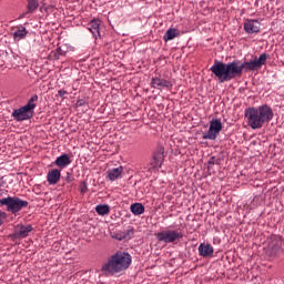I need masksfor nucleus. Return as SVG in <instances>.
Returning a JSON list of instances; mask_svg holds the SVG:
<instances>
[{
  "mask_svg": "<svg viewBox=\"0 0 284 284\" xmlns=\"http://www.w3.org/2000/svg\"><path fill=\"white\" fill-rule=\"evenodd\" d=\"M244 116L251 130H261L265 123L274 119V110L267 104L245 109Z\"/></svg>",
  "mask_w": 284,
  "mask_h": 284,
  "instance_id": "1",
  "label": "nucleus"
},
{
  "mask_svg": "<svg viewBox=\"0 0 284 284\" xmlns=\"http://www.w3.org/2000/svg\"><path fill=\"white\" fill-rule=\"evenodd\" d=\"M132 265V255L128 252L118 251L102 264L101 272L104 276H115L125 272Z\"/></svg>",
  "mask_w": 284,
  "mask_h": 284,
  "instance_id": "2",
  "label": "nucleus"
},
{
  "mask_svg": "<svg viewBox=\"0 0 284 284\" xmlns=\"http://www.w3.org/2000/svg\"><path fill=\"white\" fill-rule=\"evenodd\" d=\"M267 59H270V55H267V53H262L258 58L251 59L250 61H245L241 64H239V61L227 63L229 81H232L234 77H241L243 72L261 70L263 65L267 63Z\"/></svg>",
  "mask_w": 284,
  "mask_h": 284,
  "instance_id": "3",
  "label": "nucleus"
},
{
  "mask_svg": "<svg viewBox=\"0 0 284 284\" xmlns=\"http://www.w3.org/2000/svg\"><path fill=\"white\" fill-rule=\"evenodd\" d=\"M28 205V201L21 200L18 196H8L0 200V207L7 206V212L11 214H18L21 210H26Z\"/></svg>",
  "mask_w": 284,
  "mask_h": 284,
  "instance_id": "4",
  "label": "nucleus"
},
{
  "mask_svg": "<svg viewBox=\"0 0 284 284\" xmlns=\"http://www.w3.org/2000/svg\"><path fill=\"white\" fill-rule=\"evenodd\" d=\"M155 239H158L159 243H165L166 245L173 243L174 245L183 239V233L181 231L165 230L158 232Z\"/></svg>",
  "mask_w": 284,
  "mask_h": 284,
  "instance_id": "5",
  "label": "nucleus"
},
{
  "mask_svg": "<svg viewBox=\"0 0 284 284\" xmlns=\"http://www.w3.org/2000/svg\"><path fill=\"white\" fill-rule=\"evenodd\" d=\"M33 112L26 108L21 106L20 109H14L11 113V116L14 119V121L21 122V121H29V119H32Z\"/></svg>",
  "mask_w": 284,
  "mask_h": 284,
  "instance_id": "6",
  "label": "nucleus"
},
{
  "mask_svg": "<svg viewBox=\"0 0 284 284\" xmlns=\"http://www.w3.org/2000/svg\"><path fill=\"white\" fill-rule=\"evenodd\" d=\"M214 74L217 77L221 83L224 81H230V73L227 70V64H223L221 62L214 64Z\"/></svg>",
  "mask_w": 284,
  "mask_h": 284,
  "instance_id": "7",
  "label": "nucleus"
},
{
  "mask_svg": "<svg viewBox=\"0 0 284 284\" xmlns=\"http://www.w3.org/2000/svg\"><path fill=\"white\" fill-rule=\"evenodd\" d=\"M244 32H246V34H258V32H261V22L254 19L245 20Z\"/></svg>",
  "mask_w": 284,
  "mask_h": 284,
  "instance_id": "8",
  "label": "nucleus"
},
{
  "mask_svg": "<svg viewBox=\"0 0 284 284\" xmlns=\"http://www.w3.org/2000/svg\"><path fill=\"white\" fill-rule=\"evenodd\" d=\"M163 161H165V148L159 145L153 153V162L151 165H153V168H159Z\"/></svg>",
  "mask_w": 284,
  "mask_h": 284,
  "instance_id": "9",
  "label": "nucleus"
},
{
  "mask_svg": "<svg viewBox=\"0 0 284 284\" xmlns=\"http://www.w3.org/2000/svg\"><path fill=\"white\" fill-rule=\"evenodd\" d=\"M151 88H154L158 90H161V88H166L168 90H170L172 88V82L163 78H152Z\"/></svg>",
  "mask_w": 284,
  "mask_h": 284,
  "instance_id": "10",
  "label": "nucleus"
},
{
  "mask_svg": "<svg viewBox=\"0 0 284 284\" xmlns=\"http://www.w3.org/2000/svg\"><path fill=\"white\" fill-rule=\"evenodd\" d=\"M32 232V225H18L14 231V239H26Z\"/></svg>",
  "mask_w": 284,
  "mask_h": 284,
  "instance_id": "11",
  "label": "nucleus"
},
{
  "mask_svg": "<svg viewBox=\"0 0 284 284\" xmlns=\"http://www.w3.org/2000/svg\"><path fill=\"white\" fill-rule=\"evenodd\" d=\"M47 181L49 185H57V183L61 181V171L58 169L49 171L47 174Z\"/></svg>",
  "mask_w": 284,
  "mask_h": 284,
  "instance_id": "12",
  "label": "nucleus"
},
{
  "mask_svg": "<svg viewBox=\"0 0 284 284\" xmlns=\"http://www.w3.org/2000/svg\"><path fill=\"white\" fill-rule=\"evenodd\" d=\"M88 27L94 39H99L101 37V31H99V28L101 27V20L93 19L89 22Z\"/></svg>",
  "mask_w": 284,
  "mask_h": 284,
  "instance_id": "13",
  "label": "nucleus"
},
{
  "mask_svg": "<svg viewBox=\"0 0 284 284\" xmlns=\"http://www.w3.org/2000/svg\"><path fill=\"white\" fill-rule=\"evenodd\" d=\"M16 32L12 33L14 41H21L28 37V29L23 26L14 27Z\"/></svg>",
  "mask_w": 284,
  "mask_h": 284,
  "instance_id": "14",
  "label": "nucleus"
},
{
  "mask_svg": "<svg viewBox=\"0 0 284 284\" xmlns=\"http://www.w3.org/2000/svg\"><path fill=\"white\" fill-rule=\"evenodd\" d=\"M71 163L72 160H70V156L68 154H62L58 156L54 161V165L61 168V170H63V168H68V165H70Z\"/></svg>",
  "mask_w": 284,
  "mask_h": 284,
  "instance_id": "15",
  "label": "nucleus"
},
{
  "mask_svg": "<svg viewBox=\"0 0 284 284\" xmlns=\"http://www.w3.org/2000/svg\"><path fill=\"white\" fill-rule=\"evenodd\" d=\"M179 37H181V32H179L178 29L170 28L164 33L163 41H165V43H168V41H172V40H174V39H176Z\"/></svg>",
  "mask_w": 284,
  "mask_h": 284,
  "instance_id": "16",
  "label": "nucleus"
},
{
  "mask_svg": "<svg viewBox=\"0 0 284 284\" xmlns=\"http://www.w3.org/2000/svg\"><path fill=\"white\" fill-rule=\"evenodd\" d=\"M197 250H199L200 256L207 257L214 254V247H212L211 244H200Z\"/></svg>",
  "mask_w": 284,
  "mask_h": 284,
  "instance_id": "17",
  "label": "nucleus"
},
{
  "mask_svg": "<svg viewBox=\"0 0 284 284\" xmlns=\"http://www.w3.org/2000/svg\"><path fill=\"white\" fill-rule=\"evenodd\" d=\"M121 174H123V166H119V168L109 170L108 179H109V181H116V179H119V176H121Z\"/></svg>",
  "mask_w": 284,
  "mask_h": 284,
  "instance_id": "18",
  "label": "nucleus"
},
{
  "mask_svg": "<svg viewBox=\"0 0 284 284\" xmlns=\"http://www.w3.org/2000/svg\"><path fill=\"white\" fill-rule=\"evenodd\" d=\"M130 210L134 214V216H141V214L145 213V206L142 203L131 204Z\"/></svg>",
  "mask_w": 284,
  "mask_h": 284,
  "instance_id": "19",
  "label": "nucleus"
},
{
  "mask_svg": "<svg viewBox=\"0 0 284 284\" xmlns=\"http://www.w3.org/2000/svg\"><path fill=\"white\" fill-rule=\"evenodd\" d=\"M39 9V0H27V14H34Z\"/></svg>",
  "mask_w": 284,
  "mask_h": 284,
  "instance_id": "20",
  "label": "nucleus"
},
{
  "mask_svg": "<svg viewBox=\"0 0 284 284\" xmlns=\"http://www.w3.org/2000/svg\"><path fill=\"white\" fill-rule=\"evenodd\" d=\"M61 57H65V51H63L61 47H58L55 50L51 51L49 54V58L51 59V61H59Z\"/></svg>",
  "mask_w": 284,
  "mask_h": 284,
  "instance_id": "21",
  "label": "nucleus"
},
{
  "mask_svg": "<svg viewBox=\"0 0 284 284\" xmlns=\"http://www.w3.org/2000/svg\"><path fill=\"white\" fill-rule=\"evenodd\" d=\"M37 101H39V95L33 94L28 103L24 105L26 109L30 110L34 114V108H37Z\"/></svg>",
  "mask_w": 284,
  "mask_h": 284,
  "instance_id": "22",
  "label": "nucleus"
},
{
  "mask_svg": "<svg viewBox=\"0 0 284 284\" xmlns=\"http://www.w3.org/2000/svg\"><path fill=\"white\" fill-rule=\"evenodd\" d=\"M95 212L99 214V216H105L110 214V205L108 204H100L95 206Z\"/></svg>",
  "mask_w": 284,
  "mask_h": 284,
  "instance_id": "23",
  "label": "nucleus"
},
{
  "mask_svg": "<svg viewBox=\"0 0 284 284\" xmlns=\"http://www.w3.org/2000/svg\"><path fill=\"white\" fill-rule=\"evenodd\" d=\"M203 139L214 140V119H211L209 132L203 134Z\"/></svg>",
  "mask_w": 284,
  "mask_h": 284,
  "instance_id": "24",
  "label": "nucleus"
},
{
  "mask_svg": "<svg viewBox=\"0 0 284 284\" xmlns=\"http://www.w3.org/2000/svg\"><path fill=\"white\" fill-rule=\"evenodd\" d=\"M223 130V123H221V120L215 119L214 120V136L216 138V134Z\"/></svg>",
  "mask_w": 284,
  "mask_h": 284,
  "instance_id": "25",
  "label": "nucleus"
},
{
  "mask_svg": "<svg viewBox=\"0 0 284 284\" xmlns=\"http://www.w3.org/2000/svg\"><path fill=\"white\" fill-rule=\"evenodd\" d=\"M6 219H8V213L0 211V227L6 222Z\"/></svg>",
  "mask_w": 284,
  "mask_h": 284,
  "instance_id": "26",
  "label": "nucleus"
},
{
  "mask_svg": "<svg viewBox=\"0 0 284 284\" xmlns=\"http://www.w3.org/2000/svg\"><path fill=\"white\" fill-rule=\"evenodd\" d=\"M80 192L81 194H85V192H88V185L85 183L82 184Z\"/></svg>",
  "mask_w": 284,
  "mask_h": 284,
  "instance_id": "27",
  "label": "nucleus"
},
{
  "mask_svg": "<svg viewBox=\"0 0 284 284\" xmlns=\"http://www.w3.org/2000/svg\"><path fill=\"white\" fill-rule=\"evenodd\" d=\"M65 94H68V91L61 89V90L58 91L57 97H65Z\"/></svg>",
  "mask_w": 284,
  "mask_h": 284,
  "instance_id": "28",
  "label": "nucleus"
},
{
  "mask_svg": "<svg viewBox=\"0 0 284 284\" xmlns=\"http://www.w3.org/2000/svg\"><path fill=\"white\" fill-rule=\"evenodd\" d=\"M26 14H28V12L20 14L19 19H23V17H26Z\"/></svg>",
  "mask_w": 284,
  "mask_h": 284,
  "instance_id": "29",
  "label": "nucleus"
},
{
  "mask_svg": "<svg viewBox=\"0 0 284 284\" xmlns=\"http://www.w3.org/2000/svg\"><path fill=\"white\" fill-rule=\"evenodd\" d=\"M214 161V156H212L209 161V163L212 165V162Z\"/></svg>",
  "mask_w": 284,
  "mask_h": 284,
  "instance_id": "30",
  "label": "nucleus"
},
{
  "mask_svg": "<svg viewBox=\"0 0 284 284\" xmlns=\"http://www.w3.org/2000/svg\"><path fill=\"white\" fill-rule=\"evenodd\" d=\"M210 70H211V72H214V65H212V67L210 68Z\"/></svg>",
  "mask_w": 284,
  "mask_h": 284,
  "instance_id": "31",
  "label": "nucleus"
}]
</instances>
